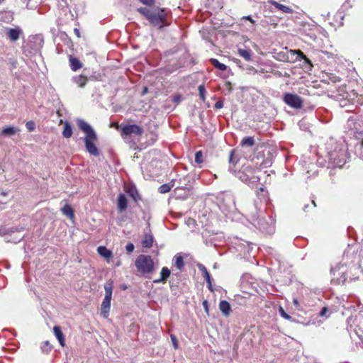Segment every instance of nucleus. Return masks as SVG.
Masks as SVG:
<instances>
[{
	"label": "nucleus",
	"instance_id": "obj_1",
	"mask_svg": "<svg viewBox=\"0 0 363 363\" xmlns=\"http://www.w3.org/2000/svg\"><path fill=\"white\" fill-rule=\"evenodd\" d=\"M137 11L143 15L152 26L162 28L168 25L167 11L165 9L157 6L140 7Z\"/></svg>",
	"mask_w": 363,
	"mask_h": 363
},
{
	"label": "nucleus",
	"instance_id": "obj_2",
	"mask_svg": "<svg viewBox=\"0 0 363 363\" xmlns=\"http://www.w3.org/2000/svg\"><path fill=\"white\" fill-rule=\"evenodd\" d=\"M77 123L79 128L86 135L84 140L87 152L93 156H99V150L94 144L97 140V136L95 131L89 124L82 119L77 120Z\"/></svg>",
	"mask_w": 363,
	"mask_h": 363
},
{
	"label": "nucleus",
	"instance_id": "obj_3",
	"mask_svg": "<svg viewBox=\"0 0 363 363\" xmlns=\"http://www.w3.org/2000/svg\"><path fill=\"white\" fill-rule=\"evenodd\" d=\"M260 171L257 167H252L249 164H245L238 172V177L245 183H257L259 177L256 175Z\"/></svg>",
	"mask_w": 363,
	"mask_h": 363
},
{
	"label": "nucleus",
	"instance_id": "obj_4",
	"mask_svg": "<svg viewBox=\"0 0 363 363\" xmlns=\"http://www.w3.org/2000/svg\"><path fill=\"white\" fill-rule=\"evenodd\" d=\"M137 270L143 274H150L155 270V264L150 255H140L135 262Z\"/></svg>",
	"mask_w": 363,
	"mask_h": 363
},
{
	"label": "nucleus",
	"instance_id": "obj_5",
	"mask_svg": "<svg viewBox=\"0 0 363 363\" xmlns=\"http://www.w3.org/2000/svg\"><path fill=\"white\" fill-rule=\"evenodd\" d=\"M328 157L332 167H342L345 163V152L342 149L329 152Z\"/></svg>",
	"mask_w": 363,
	"mask_h": 363
},
{
	"label": "nucleus",
	"instance_id": "obj_6",
	"mask_svg": "<svg viewBox=\"0 0 363 363\" xmlns=\"http://www.w3.org/2000/svg\"><path fill=\"white\" fill-rule=\"evenodd\" d=\"M283 101L286 105L295 109H301L303 107V100L296 94L285 93Z\"/></svg>",
	"mask_w": 363,
	"mask_h": 363
},
{
	"label": "nucleus",
	"instance_id": "obj_7",
	"mask_svg": "<svg viewBox=\"0 0 363 363\" xmlns=\"http://www.w3.org/2000/svg\"><path fill=\"white\" fill-rule=\"evenodd\" d=\"M143 133V128L135 124L125 125L122 127L121 130V135L122 137L129 136L133 134L138 136H141Z\"/></svg>",
	"mask_w": 363,
	"mask_h": 363
},
{
	"label": "nucleus",
	"instance_id": "obj_8",
	"mask_svg": "<svg viewBox=\"0 0 363 363\" xmlns=\"http://www.w3.org/2000/svg\"><path fill=\"white\" fill-rule=\"evenodd\" d=\"M333 277L331 279V284L333 285H342L345 283L347 276L345 272H340L336 270V268L331 270Z\"/></svg>",
	"mask_w": 363,
	"mask_h": 363
},
{
	"label": "nucleus",
	"instance_id": "obj_9",
	"mask_svg": "<svg viewBox=\"0 0 363 363\" xmlns=\"http://www.w3.org/2000/svg\"><path fill=\"white\" fill-rule=\"evenodd\" d=\"M357 258V252L352 247H347L342 255V261L345 265L354 263Z\"/></svg>",
	"mask_w": 363,
	"mask_h": 363
},
{
	"label": "nucleus",
	"instance_id": "obj_10",
	"mask_svg": "<svg viewBox=\"0 0 363 363\" xmlns=\"http://www.w3.org/2000/svg\"><path fill=\"white\" fill-rule=\"evenodd\" d=\"M22 34L23 30L19 27L9 28L6 33L8 38L12 42L18 40Z\"/></svg>",
	"mask_w": 363,
	"mask_h": 363
},
{
	"label": "nucleus",
	"instance_id": "obj_11",
	"mask_svg": "<svg viewBox=\"0 0 363 363\" xmlns=\"http://www.w3.org/2000/svg\"><path fill=\"white\" fill-rule=\"evenodd\" d=\"M111 298L105 296L101 306V315L105 318L108 316L111 308Z\"/></svg>",
	"mask_w": 363,
	"mask_h": 363
},
{
	"label": "nucleus",
	"instance_id": "obj_12",
	"mask_svg": "<svg viewBox=\"0 0 363 363\" xmlns=\"http://www.w3.org/2000/svg\"><path fill=\"white\" fill-rule=\"evenodd\" d=\"M89 79V78L86 75L82 73L79 75L73 77L72 80L77 85L78 87L83 88L86 85Z\"/></svg>",
	"mask_w": 363,
	"mask_h": 363
},
{
	"label": "nucleus",
	"instance_id": "obj_13",
	"mask_svg": "<svg viewBox=\"0 0 363 363\" xmlns=\"http://www.w3.org/2000/svg\"><path fill=\"white\" fill-rule=\"evenodd\" d=\"M171 271L167 267H164L161 269L160 277L159 279H155L153 282L155 284H164L166 283L167 279L169 277Z\"/></svg>",
	"mask_w": 363,
	"mask_h": 363
},
{
	"label": "nucleus",
	"instance_id": "obj_14",
	"mask_svg": "<svg viewBox=\"0 0 363 363\" xmlns=\"http://www.w3.org/2000/svg\"><path fill=\"white\" fill-rule=\"evenodd\" d=\"M117 207L120 212H123L127 209L128 201L123 194H120L117 198Z\"/></svg>",
	"mask_w": 363,
	"mask_h": 363
},
{
	"label": "nucleus",
	"instance_id": "obj_15",
	"mask_svg": "<svg viewBox=\"0 0 363 363\" xmlns=\"http://www.w3.org/2000/svg\"><path fill=\"white\" fill-rule=\"evenodd\" d=\"M97 252L100 256L106 259L108 262L113 257L112 252L105 246H99L97 247Z\"/></svg>",
	"mask_w": 363,
	"mask_h": 363
},
{
	"label": "nucleus",
	"instance_id": "obj_16",
	"mask_svg": "<svg viewBox=\"0 0 363 363\" xmlns=\"http://www.w3.org/2000/svg\"><path fill=\"white\" fill-rule=\"evenodd\" d=\"M219 309L222 312V313L226 317H228L230 314V312H231L230 305L225 300H222L220 301Z\"/></svg>",
	"mask_w": 363,
	"mask_h": 363
},
{
	"label": "nucleus",
	"instance_id": "obj_17",
	"mask_svg": "<svg viewBox=\"0 0 363 363\" xmlns=\"http://www.w3.org/2000/svg\"><path fill=\"white\" fill-rule=\"evenodd\" d=\"M154 238L150 233H145L143 238L141 244L145 248H151L153 245Z\"/></svg>",
	"mask_w": 363,
	"mask_h": 363
},
{
	"label": "nucleus",
	"instance_id": "obj_18",
	"mask_svg": "<svg viewBox=\"0 0 363 363\" xmlns=\"http://www.w3.org/2000/svg\"><path fill=\"white\" fill-rule=\"evenodd\" d=\"M53 332L57 339L58 340L60 345L62 347H64L65 345V340L61 328L58 325L54 326Z\"/></svg>",
	"mask_w": 363,
	"mask_h": 363
},
{
	"label": "nucleus",
	"instance_id": "obj_19",
	"mask_svg": "<svg viewBox=\"0 0 363 363\" xmlns=\"http://www.w3.org/2000/svg\"><path fill=\"white\" fill-rule=\"evenodd\" d=\"M69 66L72 71L76 72L82 67V63L76 57L70 55L69 57Z\"/></svg>",
	"mask_w": 363,
	"mask_h": 363
},
{
	"label": "nucleus",
	"instance_id": "obj_20",
	"mask_svg": "<svg viewBox=\"0 0 363 363\" xmlns=\"http://www.w3.org/2000/svg\"><path fill=\"white\" fill-rule=\"evenodd\" d=\"M270 4L275 6L277 9L283 11L284 13H291L293 12V9L290 8L289 6L283 5L281 4H279L276 1H271Z\"/></svg>",
	"mask_w": 363,
	"mask_h": 363
},
{
	"label": "nucleus",
	"instance_id": "obj_21",
	"mask_svg": "<svg viewBox=\"0 0 363 363\" xmlns=\"http://www.w3.org/2000/svg\"><path fill=\"white\" fill-rule=\"evenodd\" d=\"M238 52L245 61L250 62L252 60V52L250 50L239 48Z\"/></svg>",
	"mask_w": 363,
	"mask_h": 363
},
{
	"label": "nucleus",
	"instance_id": "obj_22",
	"mask_svg": "<svg viewBox=\"0 0 363 363\" xmlns=\"http://www.w3.org/2000/svg\"><path fill=\"white\" fill-rule=\"evenodd\" d=\"M72 128L68 122H65L64 124V129L62 131V135L65 138H69L72 135Z\"/></svg>",
	"mask_w": 363,
	"mask_h": 363
},
{
	"label": "nucleus",
	"instance_id": "obj_23",
	"mask_svg": "<svg viewBox=\"0 0 363 363\" xmlns=\"http://www.w3.org/2000/svg\"><path fill=\"white\" fill-rule=\"evenodd\" d=\"M354 270L356 271L354 274H352L350 277V279L353 281L358 280L359 279V275L362 273L361 265L359 262L354 266Z\"/></svg>",
	"mask_w": 363,
	"mask_h": 363
},
{
	"label": "nucleus",
	"instance_id": "obj_24",
	"mask_svg": "<svg viewBox=\"0 0 363 363\" xmlns=\"http://www.w3.org/2000/svg\"><path fill=\"white\" fill-rule=\"evenodd\" d=\"M62 212L64 215L67 216L70 218H73L74 216V211L71 206L66 204L62 208Z\"/></svg>",
	"mask_w": 363,
	"mask_h": 363
},
{
	"label": "nucleus",
	"instance_id": "obj_25",
	"mask_svg": "<svg viewBox=\"0 0 363 363\" xmlns=\"http://www.w3.org/2000/svg\"><path fill=\"white\" fill-rule=\"evenodd\" d=\"M255 144V142L253 137L244 138L240 142V145L242 147H252Z\"/></svg>",
	"mask_w": 363,
	"mask_h": 363
},
{
	"label": "nucleus",
	"instance_id": "obj_26",
	"mask_svg": "<svg viewBox=\"0 0 363 363\" xmlns=\"http://www.w3.org/2000/svg\"><path fill=\"white\" fill-rule=\"evenodd\" d=\"M18 130L13 126L5 127L1 130L3 135H13L16 133Z\"/></svg>",
	"mask_w": 363,
	"mask_h": 363
},
{
	"label": "nucleus",
	"instance_id": "obj_27",
	"mask_svg": "<svg viewBox=\"0 0 363 363\" xmlns=\"http://www.w3.org/2000/svg\"><path fill=\"white\" fill-rule=\"evenodd\" d=\"M105 289V296L106 297H112V291H113V281L111 280L107 281L104 285Z\"/></svg>",
	"mask_w": 363,
	"mask_h": 363
},
{
	"label": "nucleus",
	"instance_id": "obj_28",
	"mask_svg": "<svg viewBox=\"0 0 363 363\" xmlns=\"http://www.w3.org/2000/svg\"><path fill=\"white\" fill-rule=\"evenodd\" d=\"M127 192L135 202H138L139 200H140V196L135 187L129 189Z\"/></svg>",
	"mask_w": 363,
	"mask_h": 363
},
{
	"label": "nucleus",
	"instance_id": "obj_29",
	"mask_svg": "<svg viewBox=\"0 0 363 363\" xmlns=\"http://www.w3.org/2000/svg\"><path fill=\"white\" fill-rule=\"evenodd\" d=\"M210 62L216 68L220 71H225L227 69V66L223 63H220L217 59L211 58Z\"/></svg>",
	"mask_w": 363,
	"mask_h": 363
},
{
	"label": "nucleus",
	"instance_id": "obj_30",
	"mask_svg": "<svg viewBox=\"0 0 363 363\" xmlns=\"http://www.w3.org/2000/svg\"><path fill=\"white\" fill-rule=\"evenodd\" d=\"M174 266L179 270H182L184 267V259L182 256L174 257Z\"/></svg>",
	"mask_w": 363,
	"mask_h": 363
},
{
	"label": "nucleus",
	"instance_id": "obj_31",
	"mask_svg": "<svg viewBox=\"0 0 363 363\" xmlns=\"http://www.w3.org/2000/svg\"><path fill=\"white\" fill-rule=\"evenodd\" d=\"M235 150H232L230 152V155H229V158H228L229 163L233 167H235L238 161V159L235 157Z\"/></svg>",
	"mask_w": 363,
	"mask_h": 363
},
{
	"label": "nucleus",
	"instance_id": "obj_32",
	"mask_svg": "<svg viewBox=\"0 0 363 363\" xmlns=\"http://www.w3.org/2000/svg\"><path fill=\"white\" fill-rule=\"evenodd\" d=\"M202 275L208 284V287L209 290L211 291H213V289L212 284H211V275H210L208 271L206 272Z\"/></svg>",
	"mask_w": 363,
	"mask_h": 363
},
{
	"label": "nucleus",
	"instance_id": "obj_33",
	"mask_svg": "<svg viewBox=\"0 0 363 363\" xmlns=\"http://www.w3.org/2000/svg\"><path fill=\"white\" fill-rule=\"evenodd\" d=\"M146 136H150L149 143L150 145L154 144L157 140V134L154 131H150L146 134Z\"/></svg>",
	"mask_w": 363,
	"mask_h": 363
},
{
	"label": "nucleus",
	"instance_id": "obj_34",
	"mask_svg": "<svg viewBox=\"0 0 363 363\" xmlns=\"http://www.w3.org/2000/svg\"><path fill=\"white\" fill-rule=\"evenodd\" d=\"M198 90H199V93L200 99L203 101H204L206 99V93L204 85L201 84V85L199 86Z\"/></svg>",
	"mask_w": 363,
	"mask_h": 363
},
{
	"label": "nucleus",
	"instance_id": "obj_35",
	"mask_svg": "<svg viewBox=\"0 0 363 363\" xmlns=\"http://www.w3.org/2000/svg\"><path fill=\"white\" fill-rule=\"evenodd\" d=\"M172 186H170L169 184H164L161 185L159 187V191L161 194H165L169 192L171 190Z\"/></svg>",
	"mask_w": 363,
	"mask_h": 363
},
{
	"label": "nucleus",
	"instance_id": "obj_36",
	"mask_svg": "<svg viewBox=\"0 0 363 363\" xmlns=\"http://www.w3.org/2000/svg\"><path fill=\"white\" fill-rule=\"evenodd\" d=\"M279 313L280 315L286 320H291L292 319V317L287 314L281 306L279 308Z\"/></svg>",
	"mask_w": 363,
	"mask_h": 363
},
{
	"label": "nucleus",
	"instance_id": "obj_37",
	"mask_svg": "<svg viewBox=\"0 0 363 363\" xmlns=\"http://www.w3.org/2000/svg\"><path fill=\"white\" fill-rule=\"evenodd\" d=\"M345 86L340 87L338 89V92H340L339 95L342 96V99H347L349 97L350 94L347 91H345Z\"/></svg>",
	"mask_w": 363,
	"mask_h": 363
},
{
	"label": "nucleus",
	"instance_id": "obj_38",
	"mask_svg": "<svg viewBox=\"0 0 363 363\" xmlns=\"http://www.w3.org/2000/svg\"><path fill=\"white\" fill-rule=\"evenodd\" d=\"M195 162L200 164L203 162V154L201 151H197L195 154Z\"/></svg>",
	"mask_w": 363,
	"mask_h": 363
},
{
	"label": "nucleus",
	"instance_id": "obj_39",
	"mask_svg": "<svg viewBox=\"0 0 363 363\" xmlns=\"http://www.w3.org/2000/svg\"><path fill=\"white\" fill-rule=\"evenodd\" d=\"M41 349L45 352H50L52 350V345L48 341H45L42 343Z\"/></svg>",
	"mask_w": 363,
	"mask_h": 363
},
{
	"label": "nucleus",
	"instance_id": "obj_40",
	"mask_svg": "<svg viewBox=\"0 0 363 363\" xmlns=\"http://www.w3.org/2000/svg\"><path fill=\"white\" fill-rule=\"evenodd\" d=\"M290 52L296 55L300 60L306 58V55L301 50H291Z\"/></svg>",
	"mask_w": 363,
	"mask_h": 363
},
{
	"label": "nucleus",
	"instance_id": "obj_41",
	"mask_svg": "<svg viewBox=\"0 0 363 363\" xmlns=\"http://www.w3.org/2000/svg\"><path fill=\"white\" fill-rule=\"evenodd\" d=\"M26 126L28 131H33L35 128V124L33 121H28Z\"/></svg>",
	"mask_w": 363,
	"mask_h": 363
},
{
	"label": "nucleus",
	"instance_id": "obj_42",
	"mask_svg": "<svg viewBox=\"0 0 363 363\" xmlns=\"http://www.w3.org/2000/svg\"><path fill=\"white\" fill-rule=\"evenodd\" d=\"M142 4L149 6L152 7L155 5V0H139Z\"/></svg>",
	"mask_w": 363,
	"mask_h": 363
},
{
	"label": "nucleus",
	"instance_id": "obj_43",
	"mask_svg": "<svg viewBox=\"0 0 363 363\" xmlns=\"http://www.w3.org/2000/svg\"><path fill=\"white\" fill-rule=\"evenodd\" d=\"M134 249V245L131 242L128 243L127 245L125 246V250L128 253L133 252Z\"/></svg>",
	"mask_w": 363,
	"mask_h": 363
},
{
	"label": "nucleus",
	"instance_id": "obj_44",
	"mask_svg": "<svg viewBox=\"0 0 363 363\" xmlns=\"http://www.w3.org/2000/svg\"><path fill=\"white\" fill-rule=\"evenodd\" d=\"M170 337H171V340H172V342L174 349H177L178 348V341H177L176 336L174 335H171Z\"/></svg>",
	"mask_w": 363,
	"mask_h": 363
},
{
	"label": "nucleus",
	"instance_id": "obj_45",
	"mask_svg": "<svg viewBox=\"0 0 363 363\" xmlns=\"http://www.w3.org/2000/svg\"><path fill=\"white\" fill-rule=\"evenodd\" d=\"M214 107L216 109H220V108H222L223 107V102L222 101H218L215 105H214Z\"/></svg>",
	"mask_w": 363,
	"mask_h": 363
},
{
	"label": "nucleus",
	"instance_id": "obj_46",
	"mask_svg": "<svg viewBox=\"0 0 363 363\" xmlns=\"http://www.w3.org/2000/svg\"><path fill=\"white\" fill-rule=\"evenodd\" d=\"M198 267H199V270L202 272V274L208 271L206 267L204 265L201 264H199L198 265Z\"/></svg>",
	"mask_w": 363,
	"mask_h": 363
},
{
	"label": "nucleus",
	"instance_id": "obj_47",
	"mask_svg": "<svg viewBox=\"0 0 363 363\" xmlns=\"http://www.w3.org/2000/svg\"><path fill=\"white\" fill-rule=\"evenodd\" d=\"M328 312V309L327 307H323L320 312V316H324L326 315V313Z\"/></svg>",
	"mask_w": 363,
	"mask_h": 363
},
{
	"label": "nucleus",
	"instance_id": "obj_48",
	"mask_svg": "<svg viewBox=\"0 0 363 363\" xmlns=\"http://www.w3.org/2000/svg\"><path fill=\"white\" fill-rule=\"evenodd\" d=\"M242 18L249 21L252 24L255 23V21L251 18L250 16H244Z\"/></svg>",
	"mask_w": 363,
	"mask_h": 363
},
{
	"label": "nucleus",
	"instance_id": "obj_49",
	"mask_svg": "<svg viewBox=\"0 0 363 363\" xmlns=\"http://www.w3.org/2000/svg\"><path fill=\"white\" fill-rule=\"evenodd\" d=\"M173 101L176 103H179L181 101V96H176L173 99Z\"/></svg>",
	"mask_w": 363,
	"mask_h": 363
},
{
	"label": "nucleus",
	"instance_id": "obj_50",
	"mask_svg": "<svg viewBox=\"0 0 363 363\" xmlns=\"http://www.w3.org/2000/svg\"><path fill=\"white\" fill-rule=\"evenodd\" d=\"M74 32L75 33V35L78 37V38H80V32H79V30L78 28H74Z\"/></svg>",
	"mask_w": 363,
	"mask_h": 363
},
{
	"label": "nucleus",
	"instance_id": "obj_51",
	"mask_svg": "<svg viewBox=\"0 0 363 363\" xmlns=\"http://www.w3.org/2000/svg\"><path fill=\"white\" fill-rule=\"evenodd\" d=\"M306 63L310 65H312V62L306 56V58L305 59H303Z\"/></svg>",
	"mask_w": 363,
	"mask_h": 363
},
{
	"label": "nucleus",
	"instance_id": "obj_52",
	"mask_svg": "<svg viewBox=\"0 0 363 363\" xmlns=\"http://www.w3.org/2000/svg\"><path fill=\"white\" fill-rule=\"evenodd\" d=\"M264 191V187H260L257 191V195H259L260 193H262Z\"/></svg>",
	"mask_w": 363,
	"mask_h": 363
},
{
	"label": "nucleus",
	"instance_id": "obj_53",
	"mask_svg": "<svg viewBox=\"0 0 363 363\" xmlns=\"http://www.w3.org/2000/svg\"><path fill=\"white\" fill-rule=\"evenodd\" d=\"M360 155H361V157L363 158V140H362V145H361V152H360Z\"/></svg>",
	"mask_w": 363,
	"mask_h": 363
},
{
	"label": "nucleus",
	"instance_id": "obj_54",
	"mask_svg": "<svg viewBox=\"0 0 363 363\" xmlns=\"http://www.w3.org/2000/svg\"><path fill=\"white\" fill-rule=\"evenodd\" d=\"M293 303L296 306H299V303L297 299H294Z\"/></svg>",
	"mask_w": 363,
	"mask_h": 363
},
{
	"label": "nucleus",
	"instance_id": "obj_55",
	"mask_svg": "<svg viewBox=\"0 0 363 363\" xmlns=\"http://www.w3.org/2000/svg\"><path fill=\"white\" fill-rule=\"evenodd\" d=\"M207 303H208L207 301H204L203 303L204 306H206V308H207Z\"/></svg>",
	"mask_w": 363,
	"mask_h": 363
},
{
	"label": "nucleus",
	"instance_id": "obj_56",
	"mask_svg": "<svg viewBox=\"0 0 363 363\" xmlns=\"http://www.w3.org/2000/svg\"><path fill=\"white\" fill-rule=\"evenodd\" d=\"M147 87H145V88L144 89V91H143V92H144V93L147 92Z\"/></svg>",
	"mask_w": 363,
	"mask_h": 363
}]
</instances>
